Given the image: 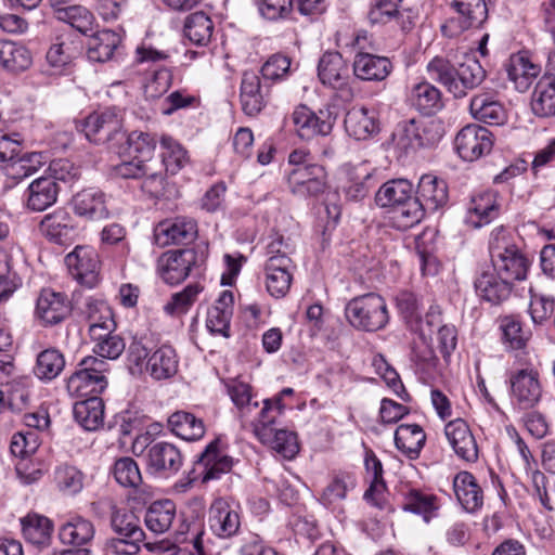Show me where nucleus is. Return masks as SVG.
Here are the masks:
<instances>
[{"label": "nucleus", "instance_id": "1", "mask_svg": "<svg viewBox=\"0 0 555 555\" xmlns=\"http://www.w3.org/2000/svg\"><path fill=\"white\" fill-rule=\"evenodd\" d=\"M426 68L429 77L456 99L466 96L486 78V70L474 56H466L457 66L443 56H435Z\"/></svg>", "mask_w": 555, "mask_h": 555}, {"label": "nucleus", "instance_id": "2", "mask_svg": "<svg viewBox=\"0 0 555 555\" xmlns=\"http://www.w3.org/2000/svg\"><path fill=\"white\" fill-rule=\"evenodd\" d=\"M489 251L494 271L511 285L515 281L526 279L530 266L529 259L511 241L505 230L495 229L491 233Z\"/></svg>", "mask_w": 555, "mask_h": 555}, {"label": "nucleus", "instance_id": "3", "mask_svg": "<svg viewBox=\"0 0 555 555\" xmlns=\"http://www.w3.org/2000/svg\"><path fill=\"white\" fill-rule=\"evenodd\" d=\"M349 323L367 332L382 330L389 320L385 299L375 293H369L352 298L345 308Z\"/></svg>", "mask_w": 555, "mask_h": 555}, {"label": "nucleus", "instance_id": "4", "mask_svg": "<svg viewBox=\"0 0 555 555\" xmlns=\"http://www.w3.org/2000/svg\"><path fill=\"white\" fill-rule=\"evenodd\" d=\"M122 112L116 107H108L91 113L83 122V132L89 141L96 144H108L109 147H119L126 138L124 131Z\"/></svg>", "mask_w": 555, "mask_h": 555}, {"label": "nucleus", "instance_id": "5", "mask_svg": "<svg viewBox=\"0 0 555 555\" xmlns=\"http://www.w3.org/2000/svg\"><path fill=\"white\" fill-rule=\"evenodd\" d=\"M107 362L96 357H86L78 369L67 378L66 388L70 396L78 398H93L106 388L107 380L104 373Z\"/></svg>", "mask_w": 555, "mask_h": 555}, {"label": "nucleus", "instance_id": "6", "mask_svg": "<svg viewBox=\"0 0 555 555\" xmlns=\"http://www.w3.org/2000/svg\"><path fill=\"white\" fill-rule=\"evenodd\" d=\"M111 526L116 535H127L130 539L128 543L120 541H107L106 548L116 555H132L139 551V544L143 541L145 534L139 526L137 516L126 509H115L112 513Z\"/></svg>", "mask_w": 555, "mask_h": 555}, {"label": "nucleus", "instance_id": "7", "mask_svg": "<svg viewBox=\"0 0 555 555\" xmlns=\"http://www.w3.org/2000/svg\"><path fill=\"white\" fill-rule=\"evenodd\" d=\"M454 146L462 159L474 162L491 152L493 135L487 128L469 124L457 132Z\"/></svg>", "mask_w": 555, "mask_h": 555}, {"label": "nucleus", "instance_id": "8", "mask_svg": "<svg viewBox=\"0 0 555 555\" xmlns=\"http://www.w3.org/2000/svg\"><path fill=\"white\" fill-rule=\"evenodd\" d=\"M335 119L330 107L321 108L315 113L306 105H300L292 114L295 131L302 140H310L315 135H328Z\"/></svg>", "mask_w": 555, "mask_h": 555}, {"label": "nucleus", "instance_id": "9", "mask_svg": "<svg viewBox=\"0 0 555 555\" xmlns=\"http://www.w3.org/2000/svg\"><path fill=\"white\" fill-rule=\"evenodd\" d=\"M442 137L441 125L436 120L404 121L399 133L398 145L405 151L435 145Z\"/></svg>", "mask_w": 555, "mask_h": 555}, {"label": "nucleus", "instance_id": "10", "mask_svg": "<svg viewBox=\"0 0 555 555\" xmlns=\"http://www.w3.org/2000/svg\"><path fill=\"white\" fill-rule=\"evenodd\" d=\"M326 171L322 165L295 167L286 173L289 191L298 197L307 198L322 194L326 188Z\"/></svg>", "mask_w": 555, "mask_h": 555}, {"label": "nucleus", "instance_id": "11", "mask_svg": "<svg viewBox=\"0 0 555 555\" xmlns=\"http://www.w3.org/2000/svg\"><path fill=\"white\" fill-rule=\"evenodd\" d=\"M196 261L197 254L194 249L167 251L157 261V272L166 284L177 285L190 275Z\"/></svg>", "mask_w": 555, "mask_h": 555}, {"label": "nucleus", "instance_id": "12", "mask_svg": "<svg viewBox=\"0 0 555 555\" xmlns=\"http://www.w3.org/2000/svg\"><path fill=\"white\" fill-rule=\"evenodd\" d=\"M66 267L70 275L81 285L93 287L99 281V255L90 246H76L65 257Z\"/></svg>", "mask_w": 555, "mask_h": 555}, {"label": "nucleus", "instance_id": "13", "mask_svg": "<svg viewBox=\"0 0 555 555\" xmlns=\"http://www.w3.org/2000/svg\"><path fill=\"white\" fill-rule=\"evenodd\" d=\"M512 399L519 409H532L542 398L539 373L533 369H522L511 377Z\"/></svg>", "mask_w": 555, "mask_h": 555}, {"label": "nucleus", "instance_id": "14", "mask_svg": "<svg viewBox=\"0 0 555 555\" xmlns=\"http://www.w3.org/2000/svg\"><path fill=\"white\" fill-rule=\"evenodd\" d=\"M166 433L164 426L160 423H152L146 427V430L137 436H132L130 431L126 429L120 430L119 448L127 449L131 448V451H177L176 447L165 440Z\"/></svg>", "mask_w": 555, "mask_h": 555}, {"label": "nucleus", "instance_id": "15", "mask_svg": "<svg viewBox=\"0 0 555 555\" xmlns=\"http://www.w3.org/2000/svg\"><path fill=\"white\" fill-rule=\"evenodd\" d=\"M70 310V301L64 293L43 288L37 298L35 314L44 326H52L63 322Z\"/></svg>", "mask_w": 555, "mask_h": 555}, {"label": "nucleus", "instance_id": "16", "mask_svg": "<svg viewBox=\"0 0 555 555\" xmlns=\"http://www.w3.org/2000/svg\"><path fill=\"white\" fill-rule=\"evenodd\" d=\"M39 229L41 234L51 243L69 245L77 237V227L72 215L62 208L46 215Z\"/></svg>", "mask_w": 555, "mask_h": 555}, {"label": "nucleus", "instance_id": "17", "mask_svg": "<svg viewBox=\"0 0 555 555\" xmlns=\"http://www.w3.org/2000/svg\"><path fill=\"white\" fill-rule=\"evenodd\" d=\"M209 526L217 537L229 539L238 533L241 517L227 500L218 498L209 509Z\"/></svg>", "mask_w": 555, "mask_h": 555}, {"label": "nucleus", "instance_id": "18", "mask_svg": "<svg viewBox=\"0 0 555 555\" xmlns=\"http://www.w3.org/2000/svg\"><path fill=\"white\" fill-rule=\"evenodd\" d=\"M371 181L372 172L365 166L347 167L339 180L338 191L347 201L359 202L369 194Z\"/></svg>", "mask_w": 555, "mask_h": 555}, {"label": "nucleus", "instance_id": "19", "mask_svg": "<svg viewBox=\"0 0 555 555\" xmlns=\"http://www.w3.org/2000/svg\"><path fill=\"white\" fill-rule=\"evenodd\" d=\"M156 241L166 246L170 244H189L197 236V223L191 218H176L173 221L162 222L156 229Z\"/></svg>", "mask_w": 555, "mask_h": 555}, {"label": "nucleus", "instance_id": "20", "mask_svg": "<svg viewBox=\"0 0 555 555\" xmlns=\"http://www.w3.org/2000/svg\"><path fill=\"white\" fill-rule=\"evenodd\" d=\"M427 212L444 207L449 199L448 185L443 179L433 175H423L418 181L415 196Z\"/></svg>", "mask_w": 555, "mask_h": 555}, {"label": "nucleus", "instance_id": "21", "mask_svg": "<svg viewBox=\"0 0 555 555\" xmlns=\"http://www.w3.org/2000/svg\"><path fill=\"white\" fill-rule=\"evenodd\" d=\"M74 212L87 220L99 221L108 218L105 194L95 189H85L72 199Z\"/></svg>", "mask_w": 555, "mask_h": 555}, {"label": "nucleus", "instance_id": "22", "mask_svg": "<svg viewBox=\"0 0 555 555\" xmlns=\"http://www.w3.org/2000/svg\"><path fill=\"white\" fill-rule=\"evenodd\" d=\"M59 191V185L53 178L35 179L25 191V206L30 211H43L56 202Z\"/></svg>", "mask_w": 555, "mask_h": 555}, {"label": "nucleus", "instance_id": "23", "mask_svg": "<svg viewBox=\"0 0 555 555\" xmlns=\"http://www.w3.org/2000/svg\"><path fill=\"white\" fill-rule=\"evenodd\" d=\"M477 295L485 301L498 305L505 300L512 291V285L498 274L494 269L488 268L479 273L475 280Z\"/></svg>", "mask_w": 555, "mask_h": 555}, {"label": "nucleus", "instance_id": "24", "mask_svg": "<svg viewBox=\"0 0 555 555\" xmlns=\"http://www.w3.org/2000/svg\"><path fill=\"white\" fill-rule=\"evenodd\" d=\"M364 465L366 474L371 477V481L370 487L363 494V499L372 506L378 509H385L387 507V488L383 478V464L375 453H366Z\"/></svg>", "mask_w": 555, "mask_h": 555}, {"label": "nucleus", "instance_id": "25", "mask_svg": "<svg viewBox=\"0 0 555 555\" xmlns=\"http://www.w3.org/2000/svg\"><path fill=\"white\" fill-rule=\"evenodd\" d=\"M457 502L467 513H476L483 505V492L473 474L460 472L453 479Z\"/></svg>", "mask_w": 555, "mask_h": 555}, {"label": "nucleus", "instance_id": "26", "mask_svg": "<svg viewBox=\"0 0 555 555\" xmlns=\"http://www.w3.org/2000/svg\"><path fill=\"white\" fill-rule=\"evenodd\" d=\"M240 102L243 112L248 116L258 115L266 105L264 87L260 76L255 72H245L240 88Z\"/></svg>", "mask_w": 555, "mask_h": 555}, {"label": "nucleus", "instance_id": "27", "mask_svg": "<svg viewBox=\"0 0 555 555\" xmlns=\"http://www.w3.org/2000/svg\"><path fill=\"white\" fill-rule=\"evenodd\" d=\"M93 524L81 516L75 515L66 519L59 528L60 541L65 545L88 547L94 538Z\"/></svg>", "mask_w": 555, "mask_h": 555}, {"label": "nucleus", "instance_id": "28", "mask_svg": "<svg viewBox=\"0 0 555 555\" xmlns=\"http://www.w3.org/2000/svg\"><path fill=\"white\" fill-rule=\"evenodd\" d=\"M499 216L496 194L493 191H483L474 195L467 207L466 221L474 228L490 223Z\"/></svg>", "mask_w": 555, "mask_h": 555}, {"label": "nucleus", "instance_id": "29", "mask_svg": "<svg viewBox=\"0 0 555 555\" xmlns=\"http://www.w3.org/2000/svg\"><path fill=\"white\" fill-rule=\"evenodd\" d=\"M357 487V477L349 470L334 472L328 485L324 488L320 502L327 508L336 509L346 500L349 491Z\"/></svg>", "mask_w": 555, "mask_h": 555}, {"label": "nucleus", "instance_id": "30", "mask_svg": "<svg viewBox=\"0 0 555 555\" xmlns=\"http://www.w3.org/2000/svg\"><path fill=\"white\" fill-rule=\"evenodd\" d=\"M233 294L230 291H223L215 305L208 310L206 327L216 335L223 337L230 336V322L233 314Z\"/></svg>", "mask_w": 555, "mask_h": 555}, {"label": "nucleus", "instance_id": "31", "mask_svg": "<svg viewBox=\"0 0 555 555\" xmlns=\"http://www.w3.org/2000/svg\"><path fill=\"white\" fill-rule=\"evenodd\" d=\"M318 75L323 85L339 89L347 83L349 69L339 52H325L319 61Z\"/></svg>", "mask_w": 555, "mask_h": 555}, {"label": "nucleus", "instance_id": "32", "mask_svg": "<svg viewBox=\"0 0 555 555\" xmlns=\"http://www.w3.org/2000/svg\"><path fill=\"white\" fill-rule=\"evenodd\" d=\"M509 81L519 92H525L538 77L541 68L524 54H514L505 66Z\"/></svg>", "mask_w": 555, "mask_h": 555}, {"label": "nucleus", "instance_id": "33", "mask_svg": "<svg viewBox=\"0 0 555 555\" xmlns=\"http://www.w3.org/2000/svg\"><path fill=\"white\" fill-rule=\"evenodd\" d=\"M85 313L89 323L90 337H101V333L114 332L116 322L111 307L103 300L89 298Z\"/></svg>", "mask_w": 555, "mask_h": 555}, {"label": "nucleus", "instance_id": "34", "mask_svg": "<svg viewBox=\"0 0 555 555\" xmlns=\"http://www.w3.org/2000/svg\"><path fill=\"white\" fill-rule=\"evenodd\" d=\"M391 69V62L385 56L361 52L356 55L353 61V73L362 80H384Z\"/></svg>", "mask_w": 555, "mask_h": 555}, {"label": "nucleus", "instance_id": "35", "mask_svg": "<svg viewBox=\"0 0 555 555\" xmlns=\"http://www.w3.org/2000/svg\"><path fill=\"white\" fill-rule=\"evenodd\" d=\"M409 101L424 115H434L443 107L441 91L428 81L413 85L409 93Z\"/></svg>", "mask_w": 555, "mask_h": 555}, {"label": "nucleus", "instance_id": "36", "mask_svg": "<svg viewBox=\"0 0 555 555\" xmlns=\"http://www.w3.org/2000/svg\"><path fill=\"white\" fill-rule=\"evenodd\" d=\"M33 64L30 50L22 43L4 40L0 42V65L11 74L27 70Z\"/></svg>", "mask_w": 555, "mask_h": 555}, {"label": "nucleus", "instance_id": "37", "mask_svg": "<svg viewBox=\"0 0 555 555\" xmlns=\"http://www.w3.org/2000/svg\"><path fill=\"white\" fill-rule=\"evenodd\" d=\"M177 515L176 504L171 500H159L151 503L145 511L146 528L155 534L167 532Z\"/></svg>", "mask_w": 555, "mask_h": 555}, {"label": "nucleus", "instance_id": "38", "mask_svg": "<svg viewBox=\"0 0 555 555\" xmlns=\"http://www.w3.org/2000/svg\"><path fill=\"white\" fill-rule=\"evenodd\" d=\"M413 197V185L405 179H396L385 182L375 194L376 205L393 208L404 204Z\"/></svg>", "mask_w": 555, "mask_h": 555}, {"label": "nucleus", "instance_id": "39", "mask_svg": "<svg viewBox=\"0 0 555 555\" xmlns=\"http://www.w3.org/2000/svg\"><path fill=\"white\" fill-rule=\"evenodd\" d=\"M345 127L356 140H366L378 131L375 114L365 107L350 109L345 118Z\"/></svg>", "mask_w": 555, "mask_h": 555}, {"label": "nucleus", "instance_id": "40", "mask_svg": "<svg viewBox=\"0 0 555 555\" xmlns=\"http://www.w3.org/2000/svg\"><path fill=\"white\" fill-rule=\"evenodd\" d=\"M179 360L176 350L168 345L156 349L149 358L146 369L154 379H167L178 372Z\"/></svg>", "mask_w": 555, "mask_h": 555}, {"label": "nucleus", "instance_id": "41", "mask_svg": "<svg viewBox=\"0 0 555 555\" xmlns=\"http://www.w3.org/2000/svg\"><path fill=\"white\" fill-rule=\"evenodd\" d=\"M65 365L63 352L55 347H49L37 354L34 374L42 382H51L64 371Z\"/></svg>", "mask_w": 555, "mask_h": 555}, {"label": "nucleus", "instance_id": "42", "mask_svg": "<svg viewBox=\"0 0 555 555\" xmlns=\"http://www.w3.org/2000/svg\"><path fill=\"white\" fill-rule=\"evenodd\" d=\"M472 116L485 124L501 125L505 120V109L502 104L489 94H477L470 100Z\"/></svg>", "mask_w": 555, "mask_h": 555}, {"label": "nucleus", "instance_id": "43", "mask_svg": "<svg viewBox=\"0 0 555 555\" xmlns=\"http://www.w3.org/2000/svg\"><path fill=\"white\" fill-rule=\"evenodd\" d=\"M168 426L172 434L185 441H196L205 434L203 421L185 411L172 413L168 418Z\"/></svg>", "mask_w": 555, "mask_h": 555}, {"label": "nucleus", "instance_id": "44", "mask_svg": "<svg viewBox=\"0 0 555 555\" xmlns=\"http://www.w3.org/2000/svg\"><path fill=\"white\" fill-rule=\"evenodd\" d=\"M402 508L423 516L428 521L431 514L438 509V499L435 494L410 488L402 492Z\"/></svg>", "mask_w": 555, "mask_h": 555}, {"label": "nucleus", "instance_id": "45", "mask_svg": "<svg viewBox=\"0 0 555 555\" xmlns=\"http://www.w3.org/2000/svg\"><path fill=\"white\" fill-rule=\"evenodd\" d=\"M120 43V37L111 29H103L94 35L88 43V57L94 62H106L112 59Z\"/></svg>", "mask_w": 555, "mask_h": 555}, {"label": "nucleus", "instance_id": "46", "mask_svg": "<svg viewBox=\"0 0 555 555\" xmlns=\"http://www.w3.org/2000/svg\"><path fill=\"white\" fill-rule=\"evenodd\" d=\"M75 420L87 430H95L103 423L104 404L100 397L86 398L74 404Z\"/></svg>", "mask_w": 555, "mask_h": 555}, {"label": "nucleus", "instance_id": "47", "mask_svg": "<svg viewBox=\"0 0 555 555\" xmlns=\"http://www.w3.org/2000/svg\"><path fill=\"white\" fill-rule=\"evenodd\" d=\"M531 109L538 117L555 116V80L541 78L531 96Z\"/></svg>", "mask_w": 555, "mask_h": 555}, {"label": "nucleus", "instance_id": "48", "mask_svg": "<svg viewBox=\"0 0 555 555\" xmlns=\"http://www.w3.org/2000/svg\"><path fill=\"white\" fill-rule=\"evenodd\" d=\"M426 212L423 205L413 196L408 202L390 211V220L393 228L400 231H406L418 224Z\"/></svg>", "mask_w": 555, "mask_h": 555}, {"label": "nucleus", "instance_id": "49", "mask_svg": "<svg viewBox=\"0 0 555 555\" xmlns=\"http://www.w3.org/2000/svg\"><path fill=\"white\" fill-rule=\"evenodd\" d=\"M452 7L460 14V30L480 26L488 16L485 0H453Z\"/></svg>", "mask_w": 555, "mask_h": 555}, {"label": "nucleus", "instance_id": "50", "mask_svg": "<svg viewBox=\"0 0 555 555\" xmlns=\"http://www.w3.org/2000/svg\"><path fill=\"white\" fill-rule=\"evenodd\" d=\"M54 13L59 21L67 23L83 35L93 31L94 16L82 5L55 7Z\"/></svg>", "mask_w": 555, "mask_h": 555}, {"label": "nucleus", "instance_id": "51", "mask_svg": "<svg viewBox=\"0 0 555 555\" xmlns=\"http://www.w3.org/2000/svg\"><path fill=\"white\" fill-rule=\"evenodd\" d=\"M214 24L204 12L190 14L184 22V36L196 46H206L212 36Z\"/></svg>", "mask_w": 555, "mask_h": 555}, {"label": "nucleus", "instance_id": "52", "mask_svg": "<svg viewBox=\"0 0 555 555\" xmlns=\"http://www.w3.org/2000/svg\"><path fill=\"white\" fill-rule=\"evenodd\" d=\"M22 532L24 538L33 544L43 545L50 540L53 525L52 521L38 514H29L21 518Z\"/></svg>", "mask_w": 555, "mask_h": 555}, {"label": "nucleus", "instance_id": "53", "mask_svg": "<svg viewBox=\"0 0 555 555\" xmlns=\"http://www.w3.org/2000/svg\"><path fill=\"white\" fill-rule=\"evenodd\" d=\"M195 465L203 476V481L206 482L228 473L233 465V460L224 453H201Z\"/></svg>", "mask_w": 555, "mask_h": 555}, {"label": "nucleus", "instance_id": "54", "mask_svg": "<svg viewBox=\"0 0 555 555\" xmlns=\"http://www.w3.org/2000/svg\"><path fill=\"white\" fill-rule=\"evenodd\" d=\"M159 142L165 170L171 175L177 173L189 160L185 149L169 135H163Z\"/></svg>", "mask_w": 555, "mask_h": 555}, {"label": "nucleus", "instance_id": "55", "mask_svg": "<svg viewBox=\"0 0 555 555\" xmlns=\"http://www.w3.org/2000/svg\"><path fill=\"white\" fill-rule=\"evenodd\" d=\"M227 389L242 417H248L254 411L258 410L259 402L255 400L250 385L232 380L227 385Z\"/></svg>", "mask_w": 555, "mask_h": 555}, {"label": "nucleus", "instance_id": "56", "mask_svg": "<svg viewBox=\"0 0 555 555\" xmlns=\"http://www.w3.org/2000/svg\"><path fill=\"white\" fill-rule=\"evenodd\" d=\"M502 340L506 348L519 350L526 347L530 334L522 330L521 322L515 315H506L500 320Z\"/></svg>", "mask_w": 555, "mask_h": 555}, {"label": "nucleus", "instance_id": "57", "mask_svg": "<svg viewBox=\"0 0 555 555\" xmlns=\"http://www.w3.org/2000/svg\"><path fill=\"white\" fill-rule=\"evenodd\" d=\"M446 436L453 451H477V444L468 425L461 418L449 422L444 428Z\"/></svg>", "mask_w": 555, "mask_h": 555}, {"label": "nucleus", "instance_id": "58", "mask_svg": "<svg viewBox=\"0 0 555 555\" xmlns=\"http://www.w3.org/2000/svg\"><path fill=\"white\" fill-rule=\"evenodd\" d=\"M426 434L417 424H401L395 431V443L399 451H421Z\"/></svg>", "mask_w": 555, "mask_h": 555}, {"label": "nucleus", "instance_id": "59", "mask_svg": "<svg viewBox=\"0 0 555 555\" xmlns=\"http://www.w3.org/2000/svg\"><path fill=\"white\" fill-rule=\"evenodd\" d=\"M124 142H126L130 154H133L134 158L146 163L154 155L157 140L155 135L149 132L134 130L126 134Z\"/></svg>", "mask_w": 555, "mask_h": 555}, {"label": "nucleus", "instance_id": "60", "mask_svg": "<svg viewBox=\"0 0 555 555\" xmlns=\"http://www.w3.org/2000/svg\"><path fill=\"white\" fill-rule=\"evenodd\" d=\"M21 284V278L12 268L11 255L0 249V304L7 301Z\"/></svg>", "mask_w": 555, "mask_h": 555}, {"label": "nucleus", "instance_id": "61", "mask_svg": "<svg viewBox=\"0 0 555 555\" xmlns=\"http://www.w3.org/2000/svg\"><path fill=\"white\" fill-rule=\"evenodd\" d=\"M202 291L203 286L199 283L189 284L183 291L171 296L170 300L164 306V310L170 315L186 313L197 300Z\"/></svg>", "mask_w": 555, "mask_h": 555}, {"label": "nucleus", "instance_id": "62", "mask_svg": "<svg viewBox=\"0 0 555 555\" xmlns=\"http://www.w3.org/2000/svg\"><path fill=\"white\" fill-rule=\"evenodd\" d=\"M94 343L93 352L102 360H115L124 352L126 344L124 339L114 332L101 333V337H91Z\"/></svg>", "mask_w": 555, "mask_h": 555}, {"label": "nucleus", "instance_id": "63", "mask_svg": "<svg viewBox=\"0 0 555 555\" xmlns=\"http://www.w3.org/2000/svg\"><path fill=\"white\" fill-rule=\"evenodd\" d=\"M372 365L375 369V372L387 383L389 387L393 389L400 399L403 401H410V395L404 389L399 374L382 354L374 356Z\"/></svg>", "mask_w": 555, "mask_h": 555}, {"label": "nucleus", "instance_id": "64", "mask_svg": "<svg viewBox=\"0 0 555 555\" xmlns=\"http://www.w3.org/2000/svg\"><path fill=\"white\" fill-rule=\"evenodd\" d=\"M281 414L270 405L269 402L263 400L262 408L258 411L257 416L253 420L254 434L262 444H266L272 437V427L276 418Z\"/></svg>", "mask_w": 555, "mask_h": 555}]
</instances>
